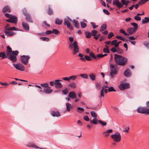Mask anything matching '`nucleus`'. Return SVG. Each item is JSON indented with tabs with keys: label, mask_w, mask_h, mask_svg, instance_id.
Segmentation results:
<instances>
[{
	"label": "nucleus",
	"mask_w": 149,
	"mask_h": 149,
	"mask_svg": "<svg viewBox=\"0 0 149 149\" xmlns=\"http://www.w3.org/2000/svg\"><path fill=\"white\" fill-rule=\"evenodd\" d=\"M40 38L41 40L43 41H46L48 42L49 40V38L47 37H40Z\"/></svg>",
	"instance_id": "79ce46f5"
},
{
	"label": "nucleus",
	"mask_w": 149,
	"mask_h": 149,
	"mask_svg": "<svg viewBox=\"0 0 149 149\" xmlns=\"http://www.w3.org/2000/svg\"><path fill=\"white\" fill-rule=\"evenodd\" d=\"M5 15L6 17L8 18V19H10L13 15L8 13H5Z\"/></svg>",
	"instance_id": "338daca9"
},
{
	"label": "nucleus",
	"mask_w": 149,
	"mask_h": 149,
	"mask_svg": "<svg viewBox=\"0 0 149 149\" xmlns=\"http://www.w3.org/2000/svg\"><path fill=\"white\" fill-rule=\"evenodd\" d=\"M0 57L1 58V59H3L7 58L13 63V61L10 58V57L8 55H7V54L5 52H0Z\"/></svg>",
	"instance_id": "ddd939ff"
},
{
	"label": "nucleus",
	"mask_w": 149,
	"mask_h": 149,
	"mask_svg": "<svg viewBox=\"0 0 149 149\" xmlns=\"http://www.w3.org/2000/svg\"><path fill=\"white\" fill-rule=\"evenodd\" d=\"M130 88V85L129 83H124L120 84L118 88L121 91L128 89Z\"/></svg>",
	"instance_id": "f8f14e48"
},
{
	"label": "nucleus",
	"mask_w": 149,
	"mask_h": 149,
	"mask_svg": "<svg viewBox=\"0 0 149 149\" xmlns=\"http://www.w3.org/2000/svg\"><path fill=\"white\" fill-rule=\"evenodd\" d=\"M22 25L24 30L26 31H29V26L28 23L26 22H23L22 23Z\"/></svg>",
	"instance_id": "a211bd4d"
},
{
	"label": "nucleus",
	"mask_w": 149,
	"mask_h": 149,
	"mask_svg": "<svg viewBox=\"0 0 149 149\" xmlns=\"http://www.w3.org/2000/svg\"><path fill=\"white\" fill-rule=\"evenodd\" d=\"M149 1V0H140L139 1V4H140L141 5L142 4H144Z\"/></svg>",
	"instance_id": "de8ad7c7"
},
{
	"label": "nucleus",
	"mask_w": 149,
	"mask_h": 149,
	"mask_svg": "<svg viewBox=\"0 0 149 149\" xmlns=\"http://www.w3.org/2000/svg\"><path fill=\"white\" fill-rule=\"evenodd\" d=\"M103 51L104 52L107 53H109L110 52V51L109 49L105 47L103 48Z\"/></svg>",
	"instance_id": "680f3d73"
},
{
	"label": "nucleus",
	"mask_w": 149,
	"mask_h": 149,
	"mask_svg": "<svg viewBox=\"0 0 149 149\" xmlns=\"http://www.w3.org/2000/svg\"><path fill=\"white\" fill-rule=\"evenodd\" d=\"M51 113L53 117L56 116L57 117H58L61 116V114H60L59 112L58 111H51Z\"/></svg>",
	"instance_id": "aec40b11"
},
{
	"label": "nucleus",
	"mask_w": 149,
	"mask_h": 149,
	"mask_svg": "<svg viewBox=\"0 0 149 149\" xmlns=\"http://www.w3.org/2000/svg\"><path fill=\"white\" fill-rule=\"evenodd\" d=\"M114 36L113 33L112 32H110L108 35L107 38L109 39L111 38Z\"/></svg>",
	"instance_id": "864d4df0"
},
{
	"label": "nucleus",
	"mask_w": 149,
	"mask_h": 149,
	"mask_svg": "<svg viewBox=\"0 0 149 149\" xmlns=\"http://www.w3.org/2000/svg\"><path fill=\"white\" fill-rule=\"evenodd\" d=\"M47 88H44L43 89V91L46 94H49L52 92L53 90L51 89V88L50 87L48 86Z\"/></svg>",
	"instance_id": "412c9836"
},
{
	"label": "nucleus",
	"mask_w": 149,
	"mask_h": 149,
	"mask_svg": "<svg viewBox=\"0 0 149 149\" xmlns=\"http://www.w3.org/2000/svg\"><path fill=\"white\" fill-rule=\"evenodd\" d=\"M77 55L78 56L81 57L79 59L83 61H85L86 60L90 61L92 60L91 57L88 55H84V58L83 57L84 55L81 53H79Z\"/></svg>",
	"instance_id": "1a4fd4ad"
},
{
	"label": "nucleus",
	"mask_w": 149,
	"mask_h": 149,
	"mask_svg": "<svg viewBox=\"0 0 149 149\" xmlns=\"http://www.w3.org/2000/svg\"><path fill=\"white\" fill-rule=\"evenodd\" d=\"M6 22L16 24L18 21L17 17L15 15H13L10 19L6 20Z\"/></svg>",
	"instance_id": "9d476101"
},
{
	"label": "nucleus",
	"mask_w": 149,
	"mask_h": 149,
	"mask_svg": "<svg viewBox=\"0 0 149 149\" xmlns=\"http://www.w3.org/2000/svg\"><path fill=\"white\" fill-rule=\"evenodd\" d=\"M113 4L116 5L118 9L122 8V4L119 1V0H113Z\"/></svg>",
	"instance_id": "2eb2a0df"
},
{
	"label": "nucleus",
	"mask_w": 149,
	"mask_h": 149,
	"mask_svg": "<svg viewBox=\"0 0 149 149\" xmlns=\"http://www.w3.org/2000/svg\"><path fill=\"white\" fill-rule=\"evenodd\" d=\"M47 13L49 15H52L54 14L53 11L50 5H49L48 6V8L47 10Z\"/></svg>",
	"instance_id": "6ab92c4d"
},
{
	"label": "nucleus",
	"mask_w": 149,
	"mask_h": 149,
	"mask_svg": "<svg viewBox=\"0 0 149 149\" xmlns=\"http://www.w3.org/2000/svg\"><path fill=\"white\" fill-rule=\"evenodd\" d=\"M91 116L95 118H97V115L96 113L94 111H91Z\"/></svg>",
	"instance_id": "a18cd8bd"
},
{
	"label": "nucleus",
	"mask_w": 149,
	"mask_h": 149,
	"mask_svg": "<svg viewBox=\"0 0 149 149\" xmlns=\"http://www.w3.org/2000/svg\"><path fill=\"white\" fill-rule=\"evenodd\" d=\"M108 89L109 90V92L116 91V90L114 89V87L113 86H111L109 87Z\"/></svg>",
	"instance_id": "603ef678"
},
{
	"label": "nucleus",
	"mask_w": 149,
	"mask_h": 149,
	"mask_svg": "<svg viewBox=\"0 0 149 149\" xmlns=\"http://www.w3.org/2000/svg\"><path fill=\"white\" fill-rule=\"evenodd\" d=\"M68 96L72 99H76L77 97L76 94L74 92H70Z\"/></svg>",
	"instance_id": "393cba45"
},
{
	"label": "nucleus",
	"mask_w": 149,
	"mask_h": 149,
	"mask_svg": "<svg viewBox=\"0 0 149 149\" xmlns=\"http://www.w3.org/2000/svg\"><path fill=\"white\" fill-rule=\"evenodd\" d=\"M143 45L149 49V42L147 43L146 42H144Z\"/></svg>",
	"instance_id": "774afa93"
},
{
	"label": "nucleus",
	"mask_w": 149,
	"mask_h": 149,
	"mask_svg": "<svg viewBox=\"0 0 149 149\" xmlns=\"http://www.w3.org/2000/svg\"><path fill=\"white\" fill-rule=\"evenodd\" d=\"M40 86L41 87H45V88H46L49 86V84L48 83H46L44 84H40Z\"/></svg>",
	"instance_id": "5fc2aeb1"
},
{
	"label": "nucleus",
	"mask_w": 149,
	"mask_h": 149,
	"mask_svg": "<svg viewBox=\"0 0 149 149\" xmlns=\"http://www.w3.org/2000/svg\"><path fill=\"white\" fill-rule=\"evenodd\" d=\"M68 86L70 87L72 89H74L76 87V85L74 83L72 82L69 84Z\"/></svg>",
	"instance_id": "58836bf2"
},
{
	"label": "nucleus",
	"mask_w": 149,
	"mask_h": 149,
	"mask_svg": "<svg viewBox=\"0 0 149 149\" xmlns=\"http://www.w3.org/2000/svg\"><path fill=\"white\" fill-rule=\"evenodd\" d=\"M52 33L56 35H58L60 33V31L57 29H53L52 30Z\"/></svg>",
	"instance_id": "a19ab883"
},
{
	"label": "nucleus",
	"mask_w": 149,
	"mask_h": 149,
	"mask_svg": "<svg viewBox=\"0 0 149 149\" xmlns=\"http://www.w3.org/2000/svg\"><path fill=\"white\" fill-rule=\"evenodd\" d=\"M30 58V57L29 55H23L20 56V60L21 63L25 65L28 64Z\"/></svg>",
	"instance_id": "6e6552de"
},
{
	"label": "nucleus",
	"mask_w": 149,
	"mask_h": 149,
	"mask_svg": "<svg viewBox=\"0 0 149 149\" xmlns=\"http://www.w3.org/2000/svg\"><path fill=\"white\" fill-rule=\"evenodd\" d=\"M54 81H55V87L56 88H61L63 87V85L60 82L57 81L56 80Z\"/></svg>",
	"instance_id": "a878e982"
},
{
	"label": "nucleus",
	"mask_w": 149,
	"mask_h": 149,
	"mask_svg": "<svg viewBox=\"0 0 149 149\" xmlns=\"http://www.w3.org/2000/svg\"><path fill=\"white\" fill-rule=\"evenodd\" d=\"M99 120H98L96 118H94L92 120H90V123L91 124H92L93 123L95 125H97L98 123H99Z\"/></svg>",
	"instance_id": "cd10ccee"
},
{
	"label": "nucleus",
	"mask_w": 149,
	"mask_h": 149,
	"mask_svg": "<svg viewBox=\"0 0 149 149\" xmlns=\"http://www.w3.org/2000/svg\"><path fill=\"white\" fill-rule=\"evenodd\" d=\"M96 87L98 89H100L101 88V84L100 83H95Z\"/></svg>",
	"instance_id": "09e8293b"
},
{
	"label": "nucleus",
	"mask_w": 149,
	"mask_h": 149,
	"mask_svg": "<svg viewBox=\"0 0 149 149\" xmlns=\"http://www.w3.org/2000/svg\"><path fill=\"white\" fill-rule=\"evenodd\" d=\"M124 75L127 77H129L131 76L132 74L130 70L129 69H127L124 72Z\"/></svg>",
	"instance_id": "f3484780"
},
{
	"label": "nucleus",
	"mask_w": 149,
	"mask_h": 149,
	"mask_svg": "<svg viewBox=\"0 0 149 149\" xmlns=\"http://www.w3.org/2000/svg\"><path fill=\"white\" fill-rule=\"evenodd\" d=\"M68 90L67 88H65L64 90H63L62 91V93L64 95H66L68 94Z\"/></svg>",
	"instance_id": "3c124183"
},
{
	"label": "nucleus",
	"mask_w": 149,
	"mask_h": 149,
	"mask_svg": "<svg viewBox=\"0 0 149 149\" xmlns=\"http://www.w3.org/2000/svg\"><path fill=\"white\" fill-rule=\"evenodd\" d=\"M8 31H20L19 29L15 27V26H13L11 27H9V29H8Z\"/></svg>",
	"instance_id": "2f4dec72"
},
{
	"label": "nucleus",
	"mask_w": 149,
	"mask_h": 149,
	"mask_svg": "<svg viewBox=\"0 0 149 149\" xmlns=\"http://www.w3.org/2000/svg\"><path fill=\"white\" fill-rule=\"evenodd\" d=\"M80 75L82 77H83V78H84V79H87L88 78V76L86 74H80Z\"/></svg>",
	"instance_id": "bf43d9fd"
},
{
	"label": "nucleus",
	"mask_w": 149,
	"mask_h": 149,
	"mask_svg": "<svg viewBox=\"0 0 149 149\" xmlns=\"http://www.w3.org/2000/svg\"><path fill=\"white\" fill-rule=\"evenodd\" d=\"M111 138L116 142H119L121 140V136L120 133L117 132L115 133L114 134L111 135Z\"/></svg>",
	"instance_id": "0eeeda50"
},
{
	"label": "nucleus",
	"mask_w": 149,
	"mask_h": 149,
	"mask_svg": "<svg viewBox=\"0 0 149 149\" xmlns=\"http://www.w3.org/2000/svg\"><path fill=\"white\" fill-rule=\"evenodd\" d=\"M67 19H64V22L63 23L65 25H66L67 28L70 30H72L73 29V26L71 25L70 21L73 22L74 24V27L78 29L79 28V23L77 20L74 19L72 20L69 17H67Z\"/></svg>",
	"instance_id": "f257e3e1"
},
{
	"label": "nucleus",
	"mask_w": 149,
	"mask_h": 149,
	"mask_svg": "<svg viewBox=\"0 0 149 149\" xmlns=\"http://www.w3.org/2000/svg\"><path fill=\"white\" fill-rule=\"evenodd\" d=\"M130 24L131 25L133 26V29L136 31L138 28V25L135 22H132Z\"/></svg>",
	"instance_id": "72a5a7b5"
},
{
	"label": "nucleus",
	"mask_w": 149,
	"mask_h": 149,
	"mask_svg": "<svg viewBox=\"0 0 149 149\" xmlns=\"http://www.w3.org/2000/svg\"><path fill=\"white\" fill-rule=\"evenodd\" d=\"M136 110L139 113L149 115V108L140 107L137 108Z\"/></svg>",
	"instance_id": "423d86ee"
},
{
	"label": "nucleus",
	"mask_w": 149,
	"mask_h": 149,
	"mask_svg": "<svg viewBox=\"0 0 149 149\" xmlns=\"http://www.w3.org/2000/svg\"><path fill=\"white\" fill-rule=\"evenodd\" d=\"M110 50L111 52L113 53L116 52L117 51V48L114 46L110 49Z\"/></svg>",
	"instance_id": "6e6d98bb"
},
{
	"label": "nucleus",
	"mask_w": 149,
	"mask_h": 149,
	"mask_svg": "<svg viewBox=\"0 0 149 149\" xmlns=\"http://www.w3.org/2000/svg\"><path fill=\"white\" fill-rule=\"evenodd\" d=\"M2 11L3 13H6L7 12L10 13L11 12V9L8 6L6 5L3 8Z\"/></svg>",
	"instance_id": "4468645a"
},
{
	"label": "nucleus",
	"mask_w": 149,
	"mask_h": 149,
	"mask_svg": "<svg viewBox=\"0 0 149 149\" xmlns=\"http://www.w3.org/2000/svg\"><path fill=\"white\" fill-rule=\"evenodd\" d=\"M89 56L91 57L94 58L95 59H98V58H96V56L95 55V54L93 53V52H90L89 53Z\"/></svg>",
	"instance_id": "e433bc0d"
},
{
	"label": "nucleus",
	"mask_w": 149,
	"mask_h": 149,
	"mask_svg": "<svg viewBox=\"0 0 149 149\" xmlns=\"http://www.w3.org/2000/svg\"><path fill=\"white\" fill-rule=\"evenodd\" d=\"M91 24L93 27V29H94L98 26L97 25L96 26L95 24L93 22H91Z\"/></svg>",
	"instance_id": "e2e57ef3"
},
{
	"label": "nucleus",
	"mask_w": 149,
	"mask_h": 149,
	"mask_svg": "<svg viewBox=\"0 0 149 149\" xmlns=\"http://www.w3.org/2000/svg\"><path fill=\"white\" fill-rule=\"evenodd\" d=\"M7 55H8L10 58L13 61V63H15L17 60V56L19 52L17 50L12 51L11 48L9 46H7V50L6 52Z\"/></svg>",
	"instance_id": "f03ea898"
},
{
	"label": "nucleus",
	"mask_w": 149,
	"mask_h": 149,
	"mask_svg": "<svg viewBox=\"0 0 149 149\" xmlns=\"http://www.w3.org/2000/svg\"><path fill=\"white\" fill-rule=\"evenodd\" d=\"M99 123L101 124L102 126H105L107 124L106 122L102 121L101 120H99Z\"/></svg>",
	"instance_id": "052dcab7"
},
{
	"label": "nucleus",
	"mask_w": 149,
	"mask_h": 149,
	"mask_svg": "<svg viewBox=\"0 0 149 149\" xmlns=\"http://www.w3.org/2000/svg\"><path fill=\"white\" fill-rule=\"evenodd\" d=\"M25 16V19L26 21L27 22H29L31 23L33 22V20H32L31 16L29 14L26 15Z\"/></svg>",
	"instance_id": "5701e85b"
},
{
	"label": "nucleus",
	"mask_w": 149,
	"mask_h": 149,
	"mask_svg": "<svg viewBox=\"0 0 149 149\" xmlns=\"http://www.w3.org/2000/svg\"><path fill=\"white\" fill-rule=\"evenodd\" d=\"M4 32L8 37H11L15 35L16 33L14 32L8 30H4Z\"/></svg>",
	"instance_id": "dca6fc26"
},
{
	"label": "nucleus",
	"mask_w": 149,
	"mask_h": 149,
	"mask_svg": "<svg viewBox=\"0 0 149 149\" xmlns=\"http://www.w3.org/2000/svg\"><path fill=\"white\" fill-rule=\"evenodd\" d=\"M77 111L79 113H81V111H84V109L82 107H78L77 108Z\"/></svg>",
	"instance_id": "13d9d810"
},
{
	"label": "nucleus",
	"mask_w": 149,
	"mask_h": 149,
	"mask_svg": "<svg viewBox=\"0 0 149 149\" xmlns=\"http://www.w3.org/2000/svg\"><path fill=\"white\" fill-rule=\"evenodd\" d=\"M86 38H90L91 37V33L88 31H86L85 32Z\"/></svg>",
	"instance_id": "7c9ffc66"
},
{
	"label": "nucleus",
	"mask_w": 149,
	"mask_h": 149,
	"mask_svg": "<svg viewBox=\"0 0 149 149\" xmlns=\"http://www.w3.org/2000/svg\"><path fill=\"white\" fill-rule=\"evenodd\" d=\"M118 64L117 63H116V64L113 65V64H111L110 65V69L111 72H110V75L111 77H113L114 75H116L118 73V70H117L116 67Z\"/></svg>",
	"instance_id": "39448f33"
},
{
	"label": "nucleus",
	"mask_w": 149,
	"mask_h": 149,
	"mask_svg": "<svg viewBox=\"0 0 149 149\" xmlns=\"http://www.w3.org/2000/svg\"><path fill=\"white\" fill-rule=\"evenodd\" d=\"M27 146L30 148H40L38 146L33 143H29L27 145ZM42 149L41 148H40Z\"/></svg>",
	"instance_id": "bb28decb"
},
{
	"label": "nucleus",
	"mask_w": 149,
	"mask_h": 149,
	"mask_svg": "<svg viewBox=\"0 0 149 149\" xmlns=\"http://www.w3.org/2000/svg\"><path fill=\"white\" fill-rule=\"evenodd\" d=\"M69 39L70 42H71L68 46L70 50L73 49V54H76L79 52L77 42L76 41H73V38L71 37H69Z\"/></svg>",
	"instance_id": "7ed1b4c3"
},
{
	"label": "nucleus",
	"mask_w": 149,
	"mask_h": 149,
	"mask_svg": "<svg viewBox=\"0 0 149 149\" xmlns=\"http://www.w3.org/2000/svg\"><path fill=\"white\" fill-rule=\"evenodd\" d=\"M117 52H116L119 54H122L123 53V50L119 47L117 48Z\"/></svg>",
	"instance_id": "ea45409f"
},
{
	"label": "nucleus",
	"mask_w": 149,
	"mask_h": 149,
	"mask_svg": "<svg viewBox=\"0 0 149 149\" xmlns=\"http://www.w3.org/2000/svg\"><path fill=\"white\" fill-rule=\"evenodd\" d=\"M63 22V20L62 19H60L58 18H57L55 20V23L58 25H60L62 24Z\"/></svg>",
	"instance_id": "c756f323"
},
{
	"label": "nucleus",
	"mask_w": 149,
	"mask_h": 149,
	"mask_svg": "<svg viewBox=\"0 0 149 149\" xmlns=\"http://www.w3.org/2000/svg\"><path fill=\"white\" fill-rule=\"evenodd\" d=\"M107 25L105 23L102 24L100 29V31H102L104 30H105L107 28Z\"/></svg>",
	"instance_id": "c85d7f7f"
},
{
	"label": "nucleus",
	"mask_w": 149,
	"mask_h": 149,
	"mask_svg": "<svg viewBox=\"0 0 149 149\" xmlns=\"http://www.w3.org/2000/svg\"><path fill=\"white\" fill-rule=\"evenodd\" d=\"M13 65L17 70L21 71H24L25 70L24 66L21 63H18L16 64L13 63Z\"/></svg>",
	"instance_id": "9b49d317"
},
{
	"label": "nucleus",
	"mask_w": 149,
	"mask_h": 149,
	"mask_svg": "<svg viewBox=\"0 0 149 149\" xmlns=\"http://www.w3.org/2000/svg\"><path fill=\"white\" fill-rule=\"evenodd\" d=\"M148 22H149V18L148 17H145L144 19H142V23L143 24H145Z\"/></svg>",
	"instance_id": "f704fd0d"
},
{
	"label": "nucleus",
	"mask_w": 149,
	"mask_h": 149,
	"mask_svg": "<svg viewBox=\"0 0 149 149\" xmlns=\"http://www.w3.org/2000/svg\"><path fill=\"white\" fill-rule=\"evenodd\" d=\"M77 76L73 75L69 77V80H75L77 78Z\"/></svg>",
	"instance_id": "8fccbe9b"
},
{
	"label": "nucleus",
	"mask_w": 149,
	"mask_h": 149,
	"mask_svg": "<svg viewBox=\"0 0 149 149\" xmlns=\"http://www.w3.org/2000/svg\"><path fill=\"white\" fill-rule=\"evenodd\" d=\"M114 60L117 64L122 66L125 65L128 61L127 58L116 54H114Z\"/></svg>",
	"instance_id": "20e7f679"
},
{
	"label": "nucleus",
	"mask_w": 149,
	"mask_h": 149,
	"mask_svg": "<svg viewBox=\"0 0 149 149\" xmlns=\"http://www.w3.org/2000/svg\"><path fill=\"white\" fill-rule=\"evenodd\" d=\"M81 27L82 28H84L87 26V24L86 23L84 22H80Z\"/></svg>",
	"instance_id": "49530a36"
},
{
	"label": "nucleus",
	"mask_w": 149,
	"mask_h": 149,
	"mask_svg": "<svg viewBox=\"0 0 149 149\" xmlns=\"http://www.w3.org/2000/svg\"><path fill=\"white\" fill-rule=\"evenodd\" d=\"M136 31L135 30L133 29V28L132 27H129L127 29V31L129 33L128 34L130 35H132L134 33L136 32Z\"/></svg>",
	"instance_id": "4be33fe9"
},
{
	"label": "nucleus",
	"mask_w": 149,
	"mask_h": 149,
	"mask_svg": "<svg viewBox=\"0 0 149 149\" xmlns=\"http://www.w3.org/2000/svg\"><path fill=\"white\" fill-rule=\"evenodd\" d=\"M84 119L86 121H88L90 120L89 117L87 116H84L83 117Z\"/></svg>",
	"instance_id": "69168bd1"
},
{
	"label": "nucleus",
	"mask_w": 149,
	"mask_h": 149,
	"mask_svg": "<svg viewBox=\"0 0 149 149\" xmlns=\"http://www.w3.org/2000/svg\"><path fill=\"white\" fill-rule=\"evenodd\" d=\"M115 37L116 38L119 40H122V41L123 40H124V38L121 36H116Z\"/></svg>",
	"instance_id": "0e129e2a"
},
{
	"label": "nucleus",
	"mask_w": 149,
	"mask_h": 149,
	"mask_svg": "<svg viewBox=\"0 0 149 149\" xmlns=\"http://www.w3.org/2000/svg\"><path fill=\"white\" fill-rule=\"evenodd\" d=\"M104 90L101 89L100 91V95L99 96V97L101 98V97H104Z\"/></svg>",
	"instance_id": "4d7b16f0"
},
{
	"label": "nucleus",
	"mask_w": 149,
	"mask_h": 149,
	"mask_svg": "<svg viewBox=\"0 0 149 149\" xmlns=\"http://www.w3.org/2000/svg\"><path fill=\"white\" fill-rule=\"evenodd\" d=\"M113 132V130L112 129H109L103 133V134H105L104 136L105 137H107L109 136L110 134L109 133H111Z\"/></svg>",
	"instance_id": "b1692460"
},
{
	"label": "nucleus",
	"mask_w": 149,
	"mask_h": 149,
	"mask_svg": "<svg viewBox=\"0 0 149 149\" xmlns=\"http://www.w3.org/2000/svg\"><path fill=\"white\" fill-rule=\"evenodd\" d=\"M66 109L68 111H70V109L72 108V106L69 103H66Z\"/></svg>",
	"instance_id": "473e14b6"
},
{
	"label": "nucleus",
	"mask_w": 149,
	"mask_h": 149,
	"mask_svg": "<svg viewBox=\"0 0 149 149\" xmlns=\"http://www.w3.org/2000/svg\"><path fill=\"white\" fill-rule=\"evenodd\" d=\"M119 31L120 33H122L125 35L129 36V34L127 33L124 30L122 29H120L119 30Z\"/></svg>",
	"instance_id": "c03bdc74"
},
{
	"label": "nucleus",
	"mask_w": 149,
	"mask_h": 149,
	"mask_svg": "<svg viewBox=\"0 0 149 149\" xmlns=\"http://www.w3.org/2000/svg\"><path fill=\"white\" fill-rule=\"evenodd\" d=\"M91 36L94 37L95 36L96 34L98 33V31L96 30H93L91 31Z\"/></svg>",
	"instance_id": "c9c22d12"
},
{
	"label": "nucleus",
	"mask_w": 149,
	"mask_h": 149,
	"mask_svg": "<svg viewBox=\"0 0 149 149\" xmlns=\"http://www.w3.org/2000/svg\"><path fill=\"white\" fill-rule=\"evenodd\" d=\"M89 77L93 81L95 80L96 78L95 75L93 73H91L89 75Z\"/></svg>",
	"instance_id": "4c0bfd02"
},
{
	"label": "nucleus",
	"mask_w": 149,
	"mask_h": 149,
	"mask_svg": "<svg viewBox=\"0 0 149 149\" xmlns=\"http://www.w3.org/2000/svg\"><path fill=\"white\" fill-rule=\"evenodd\" d=\"M22 12L23 14L25 16L28 14L29 13H27L26 9L25 8H24L22 10Z\"/></svg>",
	"instance_id": "37998d69"
}]
</instances>
